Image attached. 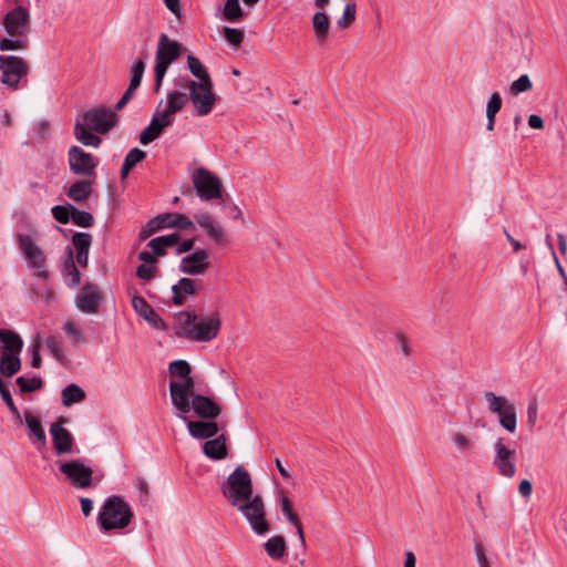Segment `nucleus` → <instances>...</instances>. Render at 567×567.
I'll use <instances>...</instances> for the list:
<instances>
[{
	"label": "nucleus",
	"instance_id": "nucleus-1",
	"mask_svg": "<svg viewBox=\"0 0 567 567\" xmlns=\"http://www.w3.org/2000/svg\"><path fill=\"white\" fill-rule=\"evenodd\" d=\"M221 493L230 505L246 519L256 535H265L270 530L266 517V506L260 494L254 493L250 473L244 465H238L221 485Z\"/></svg>",
	"mask_w": 567,
	"mask_h": 567
},
{
	"label": "nucleus",
	"instance_id": "nucleus-2",
	"mask_svg": "<svg viewBox=\"0 0 567 567\" xmlns=\"http://www.w3.org/2000/svg\"><path fill=\"white\" fill-rule=\"evenodd\" d=\"M169 394L172 404L179 412L176 414L183 421H187L186 414L194 412L202 419L214 420L221 413L220 406L209 396L195 394V381H169Z\"/></svg>",
	"mask_w": 567,
	"mask_h": 567
},
{
	"label": "nucleus",
	"instance_id": "nucleus-3",
	"mask_svg": "<svg viewBox=\"0 0 567 567\" xmlns=\"http://www.w3.org/2000/svg\"><path fill=\"white\" fill-rule=\"evenodd\" d=\"M175 319V334L196 342L214 340L221 327V320L217 312L198 319L195 311H179L176 313Z\"/></svg>",
	"mask_w": 567,
	"mask_h": 567
},
{
	"label": "nucleus",
	"instance_id": "nucleus-4",
	"mask_svg": "<svg viewBox=\"0 0 567 567\" xmlns=\"http://www.w3.org/2000/svg\"><path fill=\"white\" fill-rule=\"evenodd\" d=\"M133 516L130 504L123 497L112 495L104 501L96 522L101 530L111 532L126 528Z\"/></svg>",
	"mask_w": 567,
	"mask_h": 567
},
{
	"label": "nucleus",
	"instance_id": "nucleus-5",
	"mask_svg": "<svg viewBox=\"0 0 567 567\" xmlns=\"http://www.w3.org/2000/svg\"><path fill=\"white\" fill-rule=\"evenodd\" d=\"M182 53V45L174 40H169L166 34H162L156 50L155 58V85L154 91L157 93L162 86L163 79L169 65L178 60Z\"/></svg>",
	"mask_w": 567,
	"mask_h": 567
},
{
	"label": "nucleus",
	"instance_id": "nucleus-6",
	"mask_svg": "<svg viewBox=\"0 0 567 567\" xmlns=\"http://www.w3.org/2000/svg\"><path fill=\"white\" fill-rule=\"evenodd\" d=\"M487 408L491 413L497 414L499 425L509 433H514L517 429V412L515 404L507 398L496 395L492 391L484 393Z\"/></svg>",
	"mask_w": 567,
	"mask_h": 567
},
{
	"label": "nucleus",
	"instance_id": "nucleus-7",
	"mask_svg": "<svg viewBox=\"0 0 567 567\" xmlns=\"http://www.w3.org/2000/svg\"><path fill=\"white\" fill-rule=\"evenodd\" d=\"M185 87L189 91L188 99L192 101L198 115H208L214 110L217 96L213 91V81L197 82L188 80Z\"/></svg>",
	"mask_w": 567,
	"mask_h": 567
},
{
	"label": "nucleus",
	"instance_id": "nucleus-8",
	"mask_svg": "<svg viewBox=\"0 0 567 567\" xmlns=\"http://www.w3.org/2000/svg\"><path fill=\"white\" fill-rule=\"evenodd\" d=\"M192 178L196 194L202 200L221 198V182L210 171L204 167L196 168Z\"/></svg>",
	"mask_w": 567,
	"mask_h": 567
},
{
	"label": "nucleus",
	"instance_id": "nucleus-9",
	"mask_svg": "<svg viewBox=\"0 0 567 567\" xmlns=\"http://www.w3.org/2000/svg\"><path fill=\"white\" fill-rule=\"evenodd\" d=\"M0 81L8 87L17 90L22 78L28 75V62L17 55H0Z\"/></svg>",
	"mask_w": 567,
	"mask_h": 567
},
{
	"label": "nucleus",
	"instance_id": "nucleus-10",
	"mask_svg": "<svg viewBox=\"0 0 567 567\" xmlns=\"http://www.w3.org/2000/svg\"><path fill=\"white\" fill-rule=\"evenodd\" d=\"M18 246L22 251L24 258L30 262V266L34 269L35 275L45 280L49 277L47 270V257L43 250L35 244L29 235H18Z\"/></svg>",
	"mask_w": 567,
	"mask_h": 567
},
{
	"label": "nucleus",
	"instance_id": "nucleus-11",
	"mask_svg": "<svg viewBox=\"0 0 567 567\" xmlns=\"http://www.w3.org/2000/svg\"><path fill=\"white\" fill-rule=\"evenodd\" d=\"M60 472L65 476L69 484L78 489H85L92 486L93 470L84 465L80 460L58 462Z\"/></svg>",
	"mask_w": 567,
	"mask_h": 567
},
{
	"label": "nucleus",
	"instance_id": "nucleus-12",
	"mask_svg": "<svg viewBox=\"0 0 567 567\" xmlns=\"http://www.w3.org/2000/svg\"><path fill=\"white\" fill-rule=\"evenodd\" d=\"M83 122L96 134H106L117 125L118 118L112 110L101 106L83 114Z\"/></svg>",
	"mask_w": 567,
	"mask_h": 567
},
{
	"label": "nucleus",
	"instance_id": "nucleus-13",
	"mask_svg": "<svg viewBox=\"0 0 567 567\" xmlns=\"http://www.w3.org/2000/svg\"><path fill=\"white\" fill-rule=\"evenodd\" d=\"M2 25L9 37H27L30 32L29 10L17 6L4 14Z\"/></svg>",
	"mask_w": 567,
	"mask_h": 567
},
{
	"label": "nucleus",
	"instance_id": "nucleus-14",
	"mask_svg": "<svg viewBox=\"0 0 567 567\" xmlns=\"http://www.w3.org/2000/svg\"><path fill=\"white\" fill-rule=\"evenodd\" d=\"M70 171L80 176L90 177L99 165L97 158L80 146H71L68 152Z\"/></svg>",
	"mask_w": 567,
	"mask_h": 567
},
{
	"label": "nucleus",
	"instance_id": "nucleus-15",
	"mask_svg": "<svg viewBox=\"0 0 567 567\" xmlns=\"http://www.w3.org/2000/svg\"><path fill=\"white\" fill-rule=\"evenodd\" d=\"M494 460L493 465L496 467L499 475L512 478L516 474V466L514 460L516 451L507 447L502 437H498L494 443Z\"/></svg>",
	"mask_w": 567,
	"mask_h": 567
},
{
	"label": "nucleus",
	"instance_id": "nucleus-16",
	"mask_svg": "<svg viewBox=\"0 0 567 567\" xmlns=\"http://www.w3.org/2000/svg\"><path fill=\"white\" fill-rule=\"evenodd\" d=\"M65 419L61 416L58 422L50 426L53 447L56 454H71L73 452L74 437L71 432L63 426Z\"/></svg>",
	"mask_w": 567,
	"mask_h": 567
},
{
	"label": "nucleus",
	"instance_id": "nucleus-17",
	"mask_svg": "<svg viewBox=\"0 0 567 567\" xmlns=\"http://www.w3.org/2000/svg\"><path fill=\"white\" fill-rule=\"evenodd\" d=\"M102 298V291L96 285L86 284L76 298V307L83 313H96Z\"/></svg>",
	"mask_w": 567,
	"mask_h": 567
},
{
	"label": "nucleus",
	"instance_id": "nucleus-18",
	"mask_svg": "<svg viewBox=\"0 0 567 567\" xmlns=\"http://www.w3.org/2000/svg\"><path fill=\"white\" fill-rule=\"evenodd\" d=\"M209 268L208 251L202 248L182 258L179 270L186 275H200Z\"/></svg>",
	"mask_w": 567,
	"mask_h": 567
},
{
	"label": "nucleus",
	"instance_id": "nucleus-19",
	"mask_svg": "<svg viewBox=\"0 0 567 567\" xmlns=\"http://www.w3.org/2000/svg\"><path fill=\"white\" fill-rule=\"evenodd\" d=\"M132 307L135 312L142 317L152 328L156 330H166L167 326L161 316L150 306V303L141 296L132 297Z\"/></svg>",
	"mask_w": 567,
	"mask_h": 567
},
{
	"label": "nucleus",
	"instance_id": "nucleus-20",
	"mask_svg": "<svg viewBox=\"0 0 567 567\" xmlns=\"http://www.w3.org/2000/svg\"><path fill=\"white\" fill-rule=\"evenodd\" d=\"M196 223L203 228L208 237L217 244L225 239L224 228L214 220L208 213H200L194 216Z\"/></svg>",
	"mask_w": 567,
	"mask_h": 567
},
{
	"label": "nucleus",
	"instance_id": "nucleus-21",
	"mask_svg": "<svg viewBox=\"0 0 567 567\" xmlns=\"http://www.w3.org/2000/svg\"><path fill=\"white\" fill-rule=\"evenodd\" d=\"M189 434L198 440H207L214 437L218 431V424L213 421H186Z\"/></svg>",
	"mask_w": 567,
	"mask_h": 567
},
{
	"label": "nucleus",
	"instance_id": "nucleus-22",
	"mask_svg": "<svg viewBox=\"0 0 567 567\" xmlns=\"http://www.w3.org/2000/svg\"><path fill=\"white\" fill-rule=\"evenodd\" d=\"M198 291V286L195 280L183 277L177 284L173 285V303L182 306L185 303L186 296L195 295Z\"/></svg>",
	"mask_w": 567,
	"mask_h": 567
},
{
	"label": "nucleus",
	"instance_id": "nucleus-23",
	"mask_svg": "<svg viewBox=\"0 0 567 567\" xmlns=\"http://www.w3.org/2000/svg\"><path fill=\"white\" fill-rule=\"evenodd\" d=\"M311 24L317 43L320 45L324 44L328 40L330 30V20L328 14L324 11L316 12L311 18Z\"/></svg>",
	"mask_w": 567,
	"mask_h": 567
},
{
	"label": "nucleus",
	"instance_id": "nucleus-24",
	"mask_svg": "<svg viewBox=\"0 0 567 567\" xmlns=\"http://www.w3.org/2000/svg\"><path fill=\"white\" fill-rule=\"evenodd\" d=\"M204 454L212 460H224L228 455L226 436L224 434L216 439L208 440L203 445Z\"/></svg>",
	"mask_w": 567,
	"mask_h": 567
},
{
	"label": "nucleus",
	"instance_id": "nucleus-25",
	"mask_svg": "<svg viewBox=\"0 0 567 567\" xmlns=\"http://www.w3.org/2000/svg\"><path fill=\"white\" fill-rule=\"evenodd\" d=\"M66 254L68 256L63 262L62 276L64 277L65 284L69 287L74 288L81 281V274L75 265L73 250L71 247L66 248Z\"/></svg>",
	"mask_w": 567,
	"mask_h": 567
},
{
	"label": "nucleus",
	"instance_id": "nucleus-26",
	"mask_svg": "<svg viewBox=\"0 0 567 567\" xmlns=\"http://www.w3.org/2000/svg\"><path fill=\"white\" fill-rule=\"evenodd\" d=\"M94 182L91 179H80L73 183L66 192L69 198L81 203L90 198Z\"/></svg>",
	"mask_w": 567,
	"mask_h": 567
},
{
	"label": "nucleus",
	"instance_id": "nucleus-27",
	"mask_svg": "<svg viewBox=\"0 0 567 567\" xmlns=\"http://www.w3.org/2000/svg\"><path fill=\"white\" fill-rule=\"evenodd\" d=\"M74 136L84 146L99 147L102 140L95 132L90 130L85 122H76L74 125Z\"/></svg>",
	"mask_w": 567,
	"mask_h": 567
},
{
	"label": "nucleus",
	"instance_id": "nucleus-28",
	"mask_svg": "<svg viewBox=\"0 0 567 567\" xmlns=\"http://www.w3.org/2000/svg\"><path fill=\"white\" fill-rule=\"evenodd\" d=\"M280 505H281L282 514L288 519V522L295 526V528L297 529V535H298L301 544L305 546L306 540H305V533H303L302 524H301L298 515L293 512L290 499L286 495L281 496Z\"/></svg>",
	"mask_w": 567,
	"mask_h": 567
},
{
	"label": "nucleus",
	"instance_id": "nucleus-29",
	"mask_svg": "<svg viewBox=\"0 0 567 567\" xmlns=\"http://www.w3.org/2000/svg\"><path fill=\"white\" fill-rule=\"evenodd\" d=\"M0 341L3 343V353L19 354L23 347L21 337L11 330L0 329Z\"/></svg>",
	"mask_w": 567,
	"mask_h": 567
},
{
	"label": "nucleus",
	"instance_id": "nucleus-30",
	"mask_svg": "<svg viewBox=\"0 0 567 567\" xmlns=\"http://www.w3.org/2000/svg\"><path fill=\"white\" fill-rule=\"evenodd\" d=\"M178 240L179 235L175 233L153 238L147 246L153 250L155 256H163L165 255V248L175 246Z\"/></svg>",
	"mask_w": 567,
	"mask_h": 567
},
{
	"label": "nucleus",
	"instance_id": "nucleus-31",
	"mask_svg": "<svg viewBox=\"0 0 567 567\" xmlns=\"http://www.w3.org/2000/svg\"><path fill=\"white\" fill-rule=\"evenodd\" d=\"M502 104H503V101H502L501 94L498 92L492 93L489 96V100L487 102V106H486V118H487L486 130L487 131L494 130L496 114L501 111Z\"/></svg>",
	"mask_w": 567,
	"mask_h": 567
},
{
	"label": "nucleus",
	"instance_id": "nucleus-32",
	"mask_svg": "<svg viewBox=\"0 0 567 567\" xmlns=\"http://www.w3.org/2000/svg\"><path fill=\"white\" fill-rule=\"evenodd\" d=\"M264 546L267 555L270 558L278 560L282 558L285 555L286 539L284 536L280 535L272 536L264 544Z\"/></svg>",
	"mask_w": 567,
	"mask_h": 567
},
{
	"label": "nucleus",
	"instance_id": "nucleus-33",
	"mask_svg": "<svg viewBox=\"0 0 567 567\" xmlns=\"http://www.w3.org/2000/svg\"><path fill=\"white\" fill-rule=\"evenodd\" d=\"M21 369V360L17 353H3L0 358V371L4 377H12Z\"/></svg>",
	"mask_w": 567,
	"mask_h": 567
},
{
	"label": "nucleus",
	"instance_id": "nucleus-34",
	"mask_svg": "<svg viewBox=\"0 0 567 567\" xmlns=\"http://www.w3.org/2000/svg\"><path fill=\"white\" fill-rule=\"evenodd\" d=\"M24 419L30 433L35 437L37 442L39 443V447H44L47 444V435L39 417L28 412L25 413Z\"/></svg>",
	"mask_w": 567,
	"mask_h": 567
},
{
	"label": "nucleus",
	"instance_id": "nucleus-35",
	"mask_svg": "<svg viewBox=\"0 0 567 567\" xmlns=\"http://www.w3.org/2000/svg\"><path fill=\"white\" fill-rule=\"evenodd\" d=\"M62 403L65 406H71L85 399V392L76 384L66 385L61 392Z\"/></svg>",
	"mask_w": 567,
	"mask_h": 567
},
{
	"label": "nucleus",
	"instance_id": "nucleus-36",
	"mask_svg": "<svg viewBox=\"0 0 567 567\" xmlns=\"http://www.w3.org/2000/svg\"><path fill=\"white\" fill-rule=\"evenodd\" d=\"M188 102V95L179 92V91H173L167 94V105L165 110L168 111L171 114H175L184 109V106Z\"/></svg>",
	"mask_w": 567,
	"mask_h": 567
},
{
	"label": "nucleus",
	"instance_id": "nucleus-37",
	"mask_svg": "<svg viewBox=\"0 0 567 567\" xmlns=\"http://www.w3.org/2000/svg\"><path fill=\"white\" fill-rule=\"evenodd\" d=\"M187 65L190 73L199 80L198 82H206V80L213 81L206 66L200 62L199 59L193 55H188Z\"/></svg>",
	"mask_w": 567,
	"mask_h": 567
},
{
	"label": "nucleus",
	"instance_id": "nucleus-38",
	"mask_svg": "<svg viewBox=\"0 0 567 567\" xmlns=\"http://www.w3.org/2000/svg\"><path fill=\"white\" fill-rule=\"evenodd\" d=\"M223 13L229 22H239L244 18L239 0H226Z\"/></svg>",
	"mask_w": 567,
	"mask_h": 567
},
{
	"label": "nucleus",
	"instance_id": "nucleus-39",
	"mask_svg": "<svg viewBox=\"0 0 567 567\" xmlns=\"http://www.w3.org/2000/svg\"><path fill=\"white\" fill-rule=\"evenodd\" d=\"M168 371L172 375L183 379L182 382H186L190 377V365L185 360H176L169 363Z\"/></svg>",
	"mask_w": 567,
	"mask_h": 567
},
{
	"label": "nucleus",
	"instance_id": "nucleus-40",
	"mask_svg": "<svg viewBox=\"0 0 567 567\" xmlns=\"http://www.w3.org/2000/svg\"><path fill=\"white\" fill-rule=\"evenodd\" d=\"M357 18V4L355 2H348L344 7L342 16L338 19L337 25L339 29H348Z\"/></svg>",
	"mask_w": 567,
	"mask_h": 567
},
{
	"label": "nucleus",
	"instance_id": "nucleus-41",
	"mask_svg": "<svg viewBox=\"0 0 567 567\" xmlns=\"http://www.w3.org/2000/svg\"><path fill=\"white\" fill-rule=\"evenodd\" d=\"M25 37H9L0 39V51H17L28 48Z\"/></svg>",
	"mask_w": 567,
	"mask_h": 567
},
{
	"label": "nucleus",
	"instance_id": "nucleus-42",
	"mask_svg": "<svg viewBox=\"0 0 567 567\" xmlns=\"http://www.w3.org/2000/svg\"><path fill=\"white\" fill-rule=\"evenodd\" d=\"M157 121H151V123L141 132L140 142L143 145H147L158 138L163 132V128H159Z\"/></svg>",
	"mask_w": 567,
	"mask_h": 567
},
{
	"label": "nucleus",
	"instance_id": "nucleus-43",
	"mask_svg": "<svg viewBox=\"0 0 567 567\" xmlns=\"http://www.w3.org/2000/svg\"><path fill=\"white\" fill-rule=\"evenodd\" d=\"M145 68H146V64H145L144 59H138L137 61H135L132 64L131 79H130V84H128L130 86H133L135 89L140 87L142 80H143L144 72H145Z\"/></svg>",
	"mask_w": 567,
	"mask_h": 567
},
{
	"label": "nucleus",
	"instance_id": "nucleus-44",
	"mask_svg": "<svg viewBox=\"0 0 567 567\" xmlns=\"http://www.w3.org/2000/svg\"><path fill=\"white\" fill-rule=\"evenodd\" d=\"M16 382L22 393L37 391L43 385V381L39 377H33L31 379L19 377L17 378Z\"/></svg>",
	"mask_w": 567,
	"mask_h": 567
},
{
	"label": "nucleus",
	"instance_id": "nucleus-45",
	"mask_svg": "<svg viewBox=\"0 0 567 567\" xmlns=\"http://www.w3.org/2000/svg\"><path fill=\"white\" fill-rule=\"evenodd\" d=\"M151 230L174 227V213L159 214L150 220Z\"/></svg>",
	"mask_w": 567,
	"mask_h": 567
},
{
	"label": "nucleus",
	"instance_id": "nucleus-46",
	"mask_svg": "<svg viewBox=\"0 0 567 567\" xmlns=\"http://www.w3.org/2000/svg\"><path fill=\"white\" fill-rule=\"evenodd\" d=\"M72 209H74L72 204L56 205L52 207L51 213L56 221L68 224L72 217Z\"/></svg>",
	"mask_w": 567,
	"mask_h": 567
},
{
	"label": "nucleus",
	"instance_id": "nucleus-47",
	"mask_svg": "<svg viewBox=\"0 0 567 567\" xmlns=\"http://www.w3.org/2000/svg\"><path fill=\"white\" fill-rule=\"evenodd\" d=\"M71 220L79 227L87 228L91 227L94 223V218L91 213L81 210L74 206L72 209Z\"/></svg>",
	"mask_w": 567,
	"mask_h": 567
},
{
	"label": "nucleus",
	"instance_id": "nucleus-48",
	"mask_svg": "<svg viewBox=\"0 0 567 567\" xmlns=\"http://www.w3.org/2000/svg\"><path fill=\"white\" fill-rule=\"evenodd\" d=\"M532 87L533 84L529 76L527 74H523L511 84L509 91L513 95H517L530 91Z\"/></svg>",
	"mask_w": 567,
	"mask_h": 567
},
{
	"label": "nucleus",
	"instance_id": "nucleus-49",
	"mask_svg": "<svg viewBox=\"0 0 567 567\" xmlns=\"http://www.w3.org/2000/svg\"><path fill=\"white\" fill-rule=\"evenodd\" d=\"M72 244L76 251H89L92 244V236L89 233H75Z\"/></svg>",
	"mask_w": 567,
	"mask_h": 567
},
{
	"label": "nucleus",
	"instance_id": "nucleus-50",
	"mask_svg": "<svg viewBox=\"0 0 567 567\" xmlns=\"http://www.w3.org/2000/svg\"><path fill=\"white\" fill-rule=\"evenodd\" d=\"M224 37L229 45L239 47L244 41V32L237 28H228L224 29Z\"/></svg>",
	"mask_w": 567,
	"mask_h": 567
},
{
	"label": "nucleus",
	"instance_id": "nucleus-51",
	"mask_svg": "<svg viewBox=\"0 0 567 567\" xmlns=\"http://www.w3.org/2000/svg\"><path fill=\"white\" fill-rule=\"evenodd\" d=\"M0 395L6 403V405L9 408V410L17 416H20L19 410L17 405L13 402V399L11 396L10 390L8 385L3 382V380L0 378Z\"/></svg>",
	"mask_w": 567,
	"mask_h": 567
},
{
	"label": "nucleus",
	"instance_id": "nucleus-52",
	"mask_svg": "<svg viewBox=\"0 0 567 567\" xmlns=\"http://www.w3.org/2000/svg\"><path fill=\"white\" fill-rule=\"evenodd\" d=\"M45 346L49 349L50 353L55 359H58L60 361L64 359L63 344L58 338H55V337L47 338Z\"/></svg>",
	"mask_w": 567,
	"mask_h": 567
},
{
	"label": "nucleus",
	"instance_id": "nucleus-53",
	"mask_svg": "<svg viewBox=\"0 0 567 567\" xmlns=\"http://www.w3.org/2000/svg\"><path fill=\"white\" fill-rule=\"evenodd\" d=\"M145 157H146V153L143 150H141L138 147H134L126 154V156L124 158V163L133 168L136 164L142 162Z\"/></svg>",
	"mask_w": 567,
	"mask_h": 567
},
{
	"label": "nucleus",
	"instance_id": "nucleus-54",
	"mask_svg": "<svg viewBox=\"0 0 567 567\" xmlns=\"http://www.w3.org/2000/svg\"><path fill=\"white\" fill-rule=\"evenodd\" d=\"M451 441L461 452H466L472 449L470 439L460 432L452 433Z\"/></svg>",
	"mask_w": 567,
	"mask_h": 567
},
{
	"label": "nucleus",
	"instance_id": "nucleus-55",
	"mask_svg": "<svg viewBox=\"0 0 567 567\" xmlns=\"http://www.w3.org/2000/svg\"><path fill=\"white\" fill-rule=\"evenodd\" d=\"M64 331L69 336V338L72 340L73 343H80V342L85 341L80 329L73 321L69 320L65 322Z\"/></svg>",
	"mask_w": 567,
	"mask_h": 567
},
{
	"label": "nucleus",
	"instance_id": "nucleus-56",
	"mask_svg": "<svg viewBox=\"0 0 567 567\" xmlns=\"http://www.w3.org/2000/svg\"><path fill=\"white\" fill-rule=\"evenodd\" d=\"M153 121H157L159 128H165L171 126L174 122L173 114L168 113L167 110L156 111L152 117Z\"/></svg>",
	"mask_w": 567,
	"mask_h": 567
},
{
	"label": "nucleus",
	"instance_id": "nucleus-57",
	"mask_svg": "<svg viewBox=\"0 0 567 567\" xmlns=\"http://www.w3.org/2000/svg\"><path fill=\"white\" fill-rule=\"evenodd\" d=\"M156 271V267L152 265L142 264L136 269V276L142 280L148 281L155 278Z\"/></svg>",
	"mask_w": 567,
	"mask_h": 567
},
{
	"label": "nucleus",
	"instance_id": "nucleus-58",
	"mask_svg": "<svg viewBox=\"0 0 567 567\" xmlns=\"http://www.w3.org/2000/svg\"><path fill=\"white\" fill-rule=\"evenodd\" d=\"M174 227L181 229H195V224L185 214L174 213Z\"/></svg>",
	"mask_w": 567,
	"mask_h": 567
},
{
	"label": "nucleus",
	"instance_id": "nucleus-59",
	"mask_svg": "<svg viewBox=\"0 0 567 567\" xmlns=\"http://www.w3.org/2000/svg\"><path fill=\"white\" fill-rule=\"evenodd\" d=\"M42 360L40 357V341L37 340L34 344L32 346V353H31V365L35 369L41 368Z\"/></svg>",
	"mask_w": 567,
	"mask_h": 567
},
{
	"label": "nucleus",
	"instance_id": "nucleus-60",
	"mask_svg": "<svg viewBox=\"0 0 567 567\" xmlns=\"http://www.w3.org/2000/svg\"><path fill=\"white\" fill-rule=\"evenodd\" d=\"M518 492L519 494L525 497L529 498L533 492V485L529 480H523L518 485Z\"/></svg>",
	"mask_w": 567,
	"mask_h": 567
},
{
	"label": "nucleus",
	"instance_id": "nucleus-61",
	"mask_svg": "<svg viewBox=\"0 0 567 567\" xmlns=\"http://www.w3.org/2000/svg\"><path fill=\"white\" fill-rule=\"evenodd\" d=\"M537 412H538V409H537V404L536 403H533V404H529L528 408H527V423L529 425V427H533L536 423V420H537Z\"/></svg>",
	"mask_w": 567,
	"mask_h": 567
},
{
	"label": "nucleus",
	"instance_id": "nucleus-62",
	"mask_svg": "<svg viewBox=\"0 0 567 567\" xmlns=\"http://www.w3.org/2000/svg\"><path fill=\"white\" fill-rule=\"evenodd\" d=\"M166 8L176 17L181 16L182 6L181 0H164Z\"/></svg>",
	"mask_w": 567,
	"mask_h": 567
},
{
	"label": "nucleus",
	"instance_id": "nucleus-63",
	"mask_svg": "<svg viewBox=\"0 0 567 567\" xmlns=\"http://www.w3.org/2000/svg\"><path fill=\"white\" fill-rule=\"evenodd\" d=\"M528 125L534 130H542L544 128L545 122L542 118V116L537 114H532L528 117Z\"/></svg>",
	"mask_w": 567,
	"mask_h": 567
},
{
	"label": "nucleus",
	"instance_id": "nucleus-64",
	"mask_svg": "<svg viewBox=\"0 0 567 567\" xmlns=\"http://www.w3.org/2000/svg\"><path fill=\"white\" fill-rule=\"evenodd\" d=\"M475 554H476V558L480 564V567H489V564L484 554L483 547L480 544L475 545Z\"/></svg>",
	"mask_w": 567,
	"mask_h": 567
}]
</instances>
